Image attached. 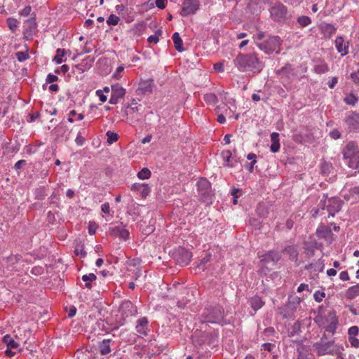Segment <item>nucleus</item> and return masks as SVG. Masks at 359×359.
<instances>
[{
  "instance_id": "1",
  "label": "nucleus",
  "mask_w": 359,
  "mask_h": 359,
  "mask_svg": "<svg viewBox=\"0 0 359 359\" xmlns=\"http://www.w3.org/2000/svg\"><path fill=\"white\" fill-rule=\"evenodd\" d=\"M233 63L241 72H252L255 74L259 73L264 67V63L259 60L256 53H240L234 59Z\"/></svg>"
},
{
  "instance_id": "2",
  "label": "nucleus",
  "mask_w": 359,
  "mask_h": 359,
  "mask_svg": "<svg viewBox=\"0 0 359 359\" xmlns=\"http://www.w3.org/2000/svg\"><path fill=\"white\" fill-rule=\"evenodd\" d=\"M313 347L316 353L320 356L325 355H339L341 351V348L337 345L334 341H324L323 339L315 343Z\"/></svg>"
},
{
  "instance_id": "3",
  "label": "nucleus",
  "mask_w": 359,
  "mask_h": 359,
  "mask_svg": "<svg viewBox=\"0 0 359 359\" xmlns=\"http://www.w3.org/2000/svg\"><path fill=\"white\" fill-rule=\"evenodd\" d=\"M344 158L349 159L348 166L359 170V147L354 142H349L343 150Z\"/></svg>"
},
{
  "instance_id": "4",
  "label": "nucleus",
  "mask_w": 359,
  "mask_h": 359,
  "mask_svg": "<svg viewBox=\"0 0 359 359\" xmlns=\"http://www.w3.org/2000/svg\"><path fill=\"white\" fill-rule=\"evenodd\" d=\"M316 321L320 326H323L327 332L334 334L338 325V319L334 311H329L324 317L318 316Z\"/></svg>"
},
{
  "instance_id": "5",
  "label": "nucleus",
  "mask_w": 359,
  "mask_h": 359,
  "mask_svg": "<svg viewBox=\"0 0 359 359\" xmlns=\"http://www.w3.org/2000/svg\"><path fill=\"white\" fill-rule=\"evenodd\" d=\"M203 317L207 323H220L224 318V309L220 306L205 308Z\"/></svg>"
},
{
  "instance_id": "6",
  "label": "nucleus",
  "mask_w": 359,
  "mask_h": 359,
  "mask_svg": "<svg viewBox=\"0 0 359 359\" xmlns=\"http://www.w3.org/2000/svg\"><path fill=\"white\" fill-rule=\"evenodd\" d=\"M281 41L279 36H269L266 40L263 41L262 44H259V48L266 54H271L276 51H280Z\"/></svg>"
},
{
  "instance_id": "7",
  "label": "nucleus",
  "mask_w": 359,
  "mask_h": 359,
  "mask_svg": "<svg viewBox=\"0 0 359 359\" xmlns=\"http://www.w3.org/2000/svg\"><path fill=\"white\" fill-rule=\"evenodd\" d=\"M199 1L198 0H184L182 4L180 15L188 16L194 15L199 9Z\"/></svg>"
},
{
  "instance_id": "8",
  "label": "nucleus",
  "mask_w": 359,
  "mask_h": 359,
  "mask_svg": "<svg viewBox=\"0 0 359 359\" xmlns=\"http://www.w3.org/2000/svg\"><path fill=\"white\" fill-rule=\"evenodd\" d=\"M271 17L275 21H282L286 19L287 9L280 3L275 4L270 9Z\"/></svg>"
},
{
  "instance_id": "9",
  "label": "nucleus",
  "mask_w": 359,
  "mask_h": 359,
  "mask_svg": "<svg viewBox=\"0 0 359 359\" xmlns=\"http://www.w3.org/2000/svg\"><path fill=\"white\" fill-rule=\"evenodd\" d=\"M276 74L280 77L282 83H290L292 78L295 76L294 69L291 65H286L283 67L276 71Z\"/></svg>"
},
{
  "instance_id": "10",
  "label": "nucleus",
  "mask_w": 359,
  "mask_h": 359,
  "mask_svg": "<svg viewBox=\"0 0 359 359\" xmlns=\"http://www.w3.org/2000/svg\"><path fill=\"white\" fill-rule=\"evenodd\" d=\"M126 90L119 84L111 86V95L109 99V104H116L119 102V100L124 97Z\"/></svg>"
},
{
  "instance_id": "11",
  "label": "nucleus",
  "mask_w": 359,
  "mask_h": 359,
  "mask_svg": "<svg viewBox=\"0 0 359 359\" xmlns=\"http://www.w3.org/2000/svg\"><path fill=\"white\" fill-rule=\"evenodd\" d=\"M119 311L125 317L135 316L137 313L136 306L130 301H125L120 306Z\"/></svg>"
},
{
  "instance_id": "12",
  "label": "nucleus",
  "mask_w": 359,
  "mask_h": 359,
  "mask_svg": "<svg viewBox=\"0 0 359 359\" xmlns=\"http://www.w3.org/2000/svg\"><path fill=\"white\" fill-rule=\"evenodd\" d=\"M345 123L351 130L359 128V114L351 111L347 114L344 119Z\"/></svg>"
},
{
  "instance_id": "13",
  "label": "nucleus",
  "mask_w": 359,
  "mask_h": 359,
  "mask_svg": "<svg viewBox=\"0 0 359 359\" xmlns=\"http://www.w3.org/2000/svg\"><path fill=\"white\" fill-rule=\"evenodd\" d=\"M130 189L133 192L140 194L143 198H146L151 191L149 185L144 183H134L132 184Z\"/></svg>"
},
{
  "instance_id": "14",
  "label": "nucleus",
  "mask_w": 359,
  "mask_h": 359,
  "mask_svg": "<svg viewBox=\"0 0 359 359\" xmlns=\"http://www.w3.org/2000/svg\"><path fill=\"white\" fill-rule=\"evenodd\" d=\"M341 208V201L338 198H331L328 201L327 210L332 217Z\"/></svg>"
},
{
  "instance_id": "15",
  "label": "nucleus",
  "mask_w": 359,
  "mask_h": 359,
  "mask_svg": "<svg viewBox=\"0 0 359 359\" xmlns=\"http://www.w3.org/2000/svg\"><path fill=\"white\" fill-rule=\"evenodd\" d=\"M109 233L111 235L118 236L123 240H126L129 236V231L121 225L110 227Z\"/></svg>"
},
{
  "instance_id": "16",
  "label": "nucleus",
  "mask_w": 359,
  "mask_h": 359,
  "mask_svg": "<svg viewBox=\"0 0 359 359\" xmlns=\"http://www.w3.org/2000/svg\"><path fill=\"white\" fill-rule=\"evenodd\" d=\"M349 43L346 42L342 36H337L335 39V47L337 51L344 56L348 53Z\"/></svg>"
},
{
  "instance_id": "17",
  "label": "nucleus",
  "mask_w": 359,
  "mask_h": 359,
  "mask_svg": "<svg viewBox=\"0 0 359 359\" xmlns=\"http://www.w3.org/2000/svg\"><path fill=\"white\" fill-rule=\"evenodd\" d=\"M148 320L146 317L140 318L135 327L137 333L141 337L147 335Z\"/></svg>"
},
{
  "instance_id": "18",
  "label": "nucleus",
  "mask_w": 359,
  "mask_h": 359,
  "mask_svg": "<svg viewBox=\"0 0 359 359\" xmlns=\"http://www.w3.org/2000/svg\"><path fill=\"white\" fill-rule=\"evenodd\" d=\"M153 82L154 81L152 79L142 81L139 83V87L137 90L143 94L151 93L153 88Z\"/></svg>"
},
{
  "instance_id": "19",
  "label": "nucleus",
  "mask_w": 359,
  "mask_h": 359,
  "mask_svg": "<svg viewBox=\"0 0 359 359\" xmlns=\"http://www.w3.org/2000/svg\"><path fill=\"white\" fill-rule=\"evenodd\" d=\"M191 258V253L187 250H182L177 259V262L181 266L189 264Z\"/></svg>"
},
{
  "instance_id": "20",
  "label": "nucleus",
  "mask_w": 359,
  "mask_h": 359,
  "mask_svg": "<svg viewBox=\"0 0 359 359\" xmlns=\"http://www.w3.org/2000/svg\"><path fill=\"white\" fill-rule=\"evenodd\" d=\"M271 145L270 147L271 151L276 153L279 151L280 145L279 142V134L273 132L271 134Z\"/></svg>"
},
{
  "instance_id": "21",
  "label": "nucleus",
  "mask_w": 359,
  "mask_h": 359,
  "mask_svg": "<svg viewBox=\"0 0 359 359\" xmlns=\"http://www.w3.org/2000/svg\"><path fill=\"white\" fill-rule=\"evenodd\" d=\"M283 252L287 254L291 261L297 262L298 259V251L295 246L288 245L284 248Z\"/></svg>"
},
{
  "instance_id": "22",
  "label": "nucleus",
  "mask_w": 359,
  "mask_h": 359,
  "mask_svg": "<svg viewBox=\"0 0 359 359\" xmlns=\"http://www.w3.org/2000/svg\"><path fill=\"white\" fill-rule=\"evenodd\" d=\"M280 259V255L278 252L269 251L266 254L264 255L263 259H262V262H273V263H277Z\"/></svg>"
},
{
  "instance_id": "23",
  "label": "nucleus",
  "mask_w": 359,
  "mask_h": 359,
  "mask_svg": "<svg viewBox=\"0 0 359 359\" xmlns=\"http://www.w3.org/2000/svg\"><path fill=\"white\" fill-rule=\"evenodd\" d=\"M96 279L97 276L93 273L85 274L82 276V280L85 283V287L89 290L92 288V282Z\"/></svg>"
},
{
  "instance_id": "24",
  "label": "nucleus",
  "mask_w": 359,
  "mask_h": 359,
  "mask_svg": "<svg viewBox=\"0 0 359 359\" xmlns=\"http://www.w3.org/2000/svg\"><path fill=\"white\" fill-rule=\"evenodd\" d=\"M250 304L255 311H257L264 306V302L262 301L261 297L255 296L250 299Z\"/></svg>"
},
{
  "instance_id": "25",
  "label": "nucleus",
  "mask_w": 359,
  "mask_h": 359,
  "mask_svg": "<svg viewBox=\"0 0 359 359\" xmlns=\"http://www.w3.org/2000/svg\"><path fill=\"white\" fill-rule=\"evenodd\" d=\"M196 186L198 191H203V194H205L207 191L210 188V182L205 178H201L197 182Z\"/></svg>"
},
{
  "instance_id": "26",
  "label": "nucleus",
  "mask_w": 359,
  "mask_h": 359,
  "mask_svg": "<svg viewBox=\"0 0 359 359\" xmlns=\"http://www.w3.org/2000/svg\"><path fill=\"white\" fill-rule=\"evenodd\" d=\"M3 341L6 344L7 348H13L14 350H18L19 348V344L9 335L6 334L3 338Z\"/></svg>"
},
{
  "instance_id": "27",
  "label": "nucleus",
  "mask_w": 359,
  "mask_h": 359,
  "mask_svg": "<svg viewBox=\"0 0 359 359\" xmlns=\"http://www.w3.org/2000/svg\"><path fill=\"white\" fill-rule=\"evenodd\" d=\"M175 48L179 52H182L184 48L182 47V40L178 32H175L172 36Z\"/></svg>"
},
{
  "instance_id": "28",
  "label": "nucleus",
  "mask_w": 359,
  "mask_h": 359,
  "mask_svg": "<svg viewBox=\"0 0 359 359\" xmlns=\"http://www.w3.org/2000/svg\"><path fill=\"white\" fill-rule=\"evenodd\" d=\"M100 351L102 355H106L111 352L110 340L104 339L100 345Z\"/></svg>"
},
{
  "instance_id": "29",
  "label": "nucleus",
  "mask_w": 359,
  "mask_h": 359,
  "mask_svg": "<svg viewBox=\"0 0 359 359\" xmlns=\"http://www.w3.org/2000/svg\"><path fill=\"white\" fill-rule=\"evenodd\" d=\"M351 198H353L354 200L359 199V186L351 189L349 191V196H344V198L347 201L350 200Z\"/></svg>"
},
{
  "instance_id": "30",
  "label": "nucleus",
  "mask_w": 359,
  "mask_h": 359,
  "mask_svg": "<svg viewBox=\"0 0 359 359\" xmlns=\"http://www.w3.org/2000/svg\"><path fill=\"white\" fill-rule=\"evenodd\" d=\"M358 100V97L353 94L350 93L344 98V102L348 105L354 106Z\"/></svg>"
},
{
  "instance_id": "31",
  "label": "nucleus",
  "mask_w": 359,
  "mask_h": 359,
  "mask_svg": "<svg viewBox=\"0 0 359 359\" xmlns=\"http://www.w3.org/2000/svg\"><path fill=\"white\" fill-rule=\"evenodd\" d=\"M297 351L299 352V358L305 359L309 351V348L306 346L299 344L297 347Z\"/></svg>"
},
{
  "instance_id": "32",
  "label": "nucleus",
  "mask_w": 359,
  "mask_h": 359,
  "mask_svg": "<svg viewBox=\"0 0 359 359\" xmlns=\"http://www.w3.org/2000/svg\"><path fill=\"white\" fill-rule=\"evenodd\" d=\"M359 295V284L351 287L347 291V297L349 299H353Z\"/></svg>"
},
{
  "instance_id": "33",
  "label": "nucleus",
  "mask_w": 359,
  "mask_h": 359,
  "mask_svg": "<svg viewBox=\"0 0 359 359\" xmlns=\"http://www.w3.org/2000/svg\"><path fill=\"white\" fill-rule=\"evenodd\" d=\"M66 51L65 49L58 48L56 50V55L53 58L57 64H61L63 62L62 57L65 55Z\"/></svg>"
},
{
  "instance_id": "34",
  "label": "nucleus",
  "mask_w": 359,
  "mask_h": 359,
  "mask_svg": "<svg viewBox=\"0 0 359 359\" xmlns=\"http://www.w3.org/2000/svg\"><path fill=\"white\" fill-rule=\"evenodd\" d=\"M297 22L299 24L301 27H304L311 23V20L308 16L302 15L297 18Z\"/></svg>"
},
{
  "instance_id": "35",
  "label": "nucleus",
  "mask_w": 359,
  "mask_h": 359,
  "mask_svg": "<svg viewBox=\"0 0 359 359\" xmlns=\"http://www.w3.org/2000/svg\"><path fill=\"white\" fill-rule=\"evenodd\" d=\"M137 177L140 180L149 179L151 177V171L148 168H144L137 173Z\"/></svg>"
},
{
  "instance_id": "36",
  "label": "nucleus",
  "mask_w": 359,
  "mask_h": 359,
  "mask_svg": "<svg viewBox=\"0 0 359 359\" xmlns=\"http://www.w3.org/2000/svg\"><path fill=\"white\" fill-rule=\"evenodd\" d=\"M106 135L107 137V142L109 144L116 142L118 139V135L110 130L107 132Z\"/></svg>"
},
{
  "instance_id": "37",
  "label": "nucleus",
  "mask_w": 359,
  "mask_h": 359,
  "mask_svg": "<svg viewBox=\"0 0 359 359\" xmlns=\"http://www.w3.org/2000/svg\"><path fill=\"white\" fill-rule=\"evenodd\" d=\"M7 24H8L9 29L12 32H15L18 26V20L13 18H8L7 19Z\"/></svg>"
},
{
  "instance_id": "38",
  "label": "nucleus",
  "mask_w": 359,
  "mask_h": 359,
  "mask_svg": "<svg viewBox=\"0 0 359 359\" xmlns=\"http://www.w3.org/2000/svg\"><path fill=\"white\" fill-rule=\"evenodd\" d=\"M265 36L264 32H259L256 34L254 35V41L257 45V46L259 48V44L263 43V39Z\"/></svg>"
},
{
  "instance_id": "39",
  "label": "nucleus",
  "mask_w": 359,
  "mask_h": 359,
  "mask_svg": "<svg viewBox=\"0 0 359 359\" xmlns=\"http://www.w3.org/2000/svg\"><path fill=\"white\" fill-rule=\"evenodd\" d=\"M120 19L118 16L114 14H111L107 19V23L109 25H117L118 24Z\"/></svg>"
},
{
  "instance_id": "40",
  "label": "nucleus",
  "mask_w": 359,
  "mask_h": 359,
  "mask_svg": "<svg viewBox=\"0 0 359 359\" xmlns=\"http://www.w3.org/2000/svg\"><path fill=\"white\" fill-rule=\"evenodd\" d=\"M222 158L224 162L226 163V165L232 167L233 165L230 163V158L231 157V153L230 151H224L222 152Z\"/></svg>"
},
{
  "instance_id": "41",
  "label": "nucleus",
  "mask_w": 359,
  "mask_h": 359,
  "mask_svg": "<svg viewBox=\"0 0 359 359\" xmlns=\"http://www.w3.org/2000/svg\"><path fill=\"white\" fill-rule=\"evenodd\" d=\"M161 31L158 30L156 32V33L154 35H151L148 37L147 41L149 43H157L159 41V36L161 34Z\"/></svg>"
},
{
  "instance_id": "42",
  "label": "nucleus",
  "mask_w": 359,
  "mask_h": 359,
  "mask_svg": "<svg viewBox=\"0 0 359 359\" xmlns=\"http://www.w3.org/2000/svg\"><path fill=\"white\" fill-rule=\"evenodd\" d=\"M204 100L208 104H215L217 101V96L213 93H208L205 95Z\"/></svg>"
},
{
  "instance_id": "43",
  "label": "nucleus",
  "mask_w": 359,
  "mask_h": 359,
  "mask_svg": "<svg viewBox=\"0 0 359 359\" xmlns=\"http://www.w3.org/2000/svg\"><path fill=\"white\" fill-rule=\"evenodd\" d=\"M327 71H328V67L324 62H322L320 65H316V67H315V72L318 74H323Z\"/></svg>"
},
{
  "instance_id": "44",
  "label": "nucleus",
  "mask_w": 359,
  "mask_h": 359,
  "mask_svg": "<svg viewBox=\"0 0 359 359\" xmlns=\"http://www.w3.org/2000/svg\"><path fill=\"white\" fill-rule=\"evenodd\" d=\"M359 334V327L356 325L349 327L348 330V337H355Z\"/></svg>"
},
{
  "instance_id": "45",
  "label": "nucleus",
  "mask_w": 359,
  "mask_h": 359,
  "mask_svg": "<svg viewBox=\"0 0 359 359\" xmlns=\"http://www.w3.org/2000/svg\"><path fill=\"white\" fill-rule=\"evenodd\" d=\"M16 58L20 62H23L29 57L27 52L19 51L15 54Z\"/></svg>"
},
{
  "instance_id": "46",
  "label": "nucleus",
  "mask_w": 359,
  "mask_h": 359,
  "mask_svg": "<svg viewBox=\"0 0 359 359\" xmlns=\"http://www.w3.org/2000/svg\"><path fill=\"white\" fill-rule=\"evenodd\" d=\"M74 252L77 256H80L81 257H85L87 255V252L84 250L83 245L77 246Z\"/></svg>"
},
{
  "instance_id": "47",
  "label": "nucleus",
  "mask_w": 359,
  "mask_h": 359,
  "mask_svg": "<svg viewBox=\"0 0 359 359\" xmlns=\"http://www.w3.org/2000/svg\"><path fill=\"white\" fill-rule=\"evenodd\" d=\"M97 225L95 222H90L88 224V233L90 235H94L96 233Z\"/></svg>"
},
{
  "instance_id": "48",
  "label": "nucleus",
  "mask_w": 359,
  "mask_h": 359,
  "mask_svg": "<svg viewBox=\"0 0 359 359\" xmlns=\"http://www.w3.org/2000/svg\"><path fill=\"white\" fill-rule=\"evenodd\" d=\"M275 347V344L271 343H264L261 346V351H267L268 352H272V349Z\"/></svg>"
},
{
  "instance_id": "49",
  "label": "nucleus",
  "mask_w": 359,
  "mask_h": 359,
  "mask_svg": "<svg viewBox=\"0 0 359 359\" xmlns=\"http://www.w3.org/2000/svg\"><path fill=\"white\" fill-rule=\"evenodd\" d=\"M348 341L352 347L355 348H359V339L356 337H348Z\"/></svg>"
},
{
  "instance_id": "50",
  "label": "nucleus",
  "mask_w": 359,
  "mask_h": 359,
  "mask_svg": "<svg viewBox=\"0 0 359 359\" xmlns=\"http://www.w3.org/2000/svg\"><path fill=\"white\" fill-rule=\"evenodd\" d=\"M25 24H27V26L29 27L30 29H34L36 27V21L35 18L32 17L28 19L25 21Z\"/></svg>"
},
{
  "instance_id": "51",
  "label": "nucleus",
  "mask_w": 359,
  "mask_h": 359,
  "mask_svg": "<svg viewBox=\"0 0 359 359\" xmlns=\"http://www.w3.org/2000/svg\"><path fill=\"white\" fill-rule=\"evenodd\" d=\"M313 297L317 302H320L325 297V293L320 291H316L313 294Z\"/></svg>"
},
{
  "instance_id": "52",
  "label": "nucleus",
  "mask_w": 359,
  "mask_h": 359,
  "mask_svg": "<svg viewBox=\"0 0 359 359\" xmlns=\"http://www.w3.org/2000/svg\"><path fill=\"white\" fill-rule=\"evenodd\" d=\"M95 94L97 96L99 97V99L102 102H104L107 101V97L103 93V91L102 90H96Z\"/></svg>"
},
{
  "instance_id": "53",
  "label": "nucleus",
  "mask_w": 359,
  "mask_h": 359,
  "mask_svg": "<svg viewBox=\"0 0 359 359\" xmlns=\"http://www.w3.org/2000/svg\"><path fill=\"white\" fill-rule=\"evenodd\" d=\"M351 78L356 85L359 86V70L351 73Z\"/></svg>"
},
{
  "instance_id": "54",
  "label": "nucleus",
  "mask_w": 359,
  "mask_h": 359,
  "mask_svg": "<svg viewBox=\"0 0 359 359\" xmlns=\"http://www.w3.org/2000/svg\"><path fill=\"white\" fill-rule=\"evenodd\" d=\"M32 11V7L30 6H25L20 12V14L22 16H28L30 15Z\"/></svg>"
},
{
  "instance_id": "55",
  "label": "nucleus",
  "mask_w": 359,
  "mask_h": 359,
  "mask_svg": "<svg viewBox=\"0 0 359 359\" xmlns=\"http://www.w3.org/2000/svg\"><path fill=\"white\" fill-rule=\"evenodd\" d=\"M325 30L331 35L335 33L336 28L332 25L327 24L325 27Z\"/></svg>"
},
{
  "instance_id": "56",
  "label": "nucleus",
  "mask_w": 359,
  "mask_h": 359,
  "mask_svg": "<svg viewBox=\"0 0 359 359\" xmlns=\"http://www.w3.org/2000/svg\"><path fill=\"white\" fill-rule=\"evenodd\" d=\"M101 210L105 214L110 213V205L109 203L106 202L101 205Z\"/></svg>"
},
{
  "instance_id": "57",
  "label": "nucleus",
  "mask_w": 359,
  "mask_h": 359,
  "mask_svg": "<svg viewBox=\"0 0 359 359\" xmlns=\"http://www.w3.org/2000/svg\"><path fill=\"white\" fill-rule=\"evenodd\" d=\"M85 140V138L81 136V133H78L75 140L76 144L79 146H82L84 144Z\"/></svg>"
},
{
  "instance_id": "58",
  "label": "nucleus",
  "mask_w": 359,
  "mask_h": 359,
  "mask_svg": "<svg viewBox=\"0 0 359 359\" xmlns=\"http://www.w3.org/2000/svg\"><path fill=\"white\" fill-rule=\"evenodd\" d=\"M167 0H156V6L160 9L165 8Z\"/></svg>"
},
{
  "instance_id": "59",
  "label": "nucleus",
  "mask_w": 359,
  "mask_h": 359,
  "mask_svg": "<svg viewBox=\"0 0 359 359\" xmlns=\"http://www.w3.org/2000/svg\"><path fill=\"white\" fill-rule=\"evenodd\" d=\"M330 137L334 140H337L341 137V133L337 130H333L330 133Z\"/></svg>"
},
{
  "instance_id": "60",
  "label": "nucleus",
  "mask_w": 359,
  "mask_h": 359,
  "mask_svg": "<svg viewBox=\"0 0 359 359\" xmlns=\"http://www.w3.org/2000/svg\"><path fill=\"white\" fill-rule=\"evenodd\" d=\"M57 79H58V77L56 75L49 74L47 76L46 82L49 83H52L56 81Z\"/></svg>"
},
{
  "instance_id": "61",
  "label": "nucleus",
  "mask_w": 359,
  "mask_h": 359,
  "mask_svg": "<svg viewBox=\"0 0 359 359\" xmlns=\"http://www.w3.org/2000/svg\"><path fill=\"white\" fill-rule=\"evenodd\" d=\"M123 69L124 67L123 65L118 66L116 70V72L114 74V76L116 79H120L121 76L120 74L123 71Z\"/></svg>"
},
{
  "instance_id": "62",
  "label": "nucleus",
  "mask_w": 359,
  "mask_h": 359,
  "mask_svg": "<svg viewBox=\"0 0 359 359\" xmlns=\"http://www.w3.org/2000/svg\"><path fill=\"white\" fill-rule=\"evenodd\" d=\"M339 278L343 281L348 280H349V276H348V272L346 271H341L339 273Z\"/></svg>"
},
{
  "instance_id": "63",
  "label": "nucleus",
  "mask_w": 359,
  "mask_h": 359,
  "mask_svg": "<svg viewBox=\"0 0 359 359\" xmlns=\"http://www.w3.org/2000/svg\"><path fill=\"white\" fill-rule=\"evenodd\" d=\"M115 8H116V11L119 15H123V11L126 10V7L123 4H118V5H116Z\"/></svg>"
},
{
  "instance_id": "64",
  "label": "nucleus",
  "mask_w": 359,
  "mask_h": 359,
  "mask_svg": "<svg viewBox=\"0 0 359 359\" xmlns=\"http://www.w3.org/2000/svg\"><path fill=\"white\" fill-rule=\"evenodd\" d=\"M214 69L218 72H222L224 71L223 63L217 62L214 65Z\"/></svg>"
}]
</instances>
